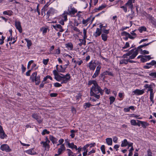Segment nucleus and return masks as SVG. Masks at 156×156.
I'll return each mask as SVG.
<instances>
[{
	"label": "nucleus",
	"instance_id": "13",
	"mask_svg": "<svg viewBox=\"0 0 156 156\" xmlns=\"http://www.w3.org/2000/svg\"><path fill=\"white\" fill-rule=\"evenodd\" d=\"M133 93H134V94L138 95H142L144 93V89L140 90L138 89H136L133 91Z\"/></svg>",
	"mask_w": 156,
	"mask_h": 156
},
{
	"label": "nucleus",
	"instance_id": "20",
	"mask_svg": "<svg viewBox=\"0 0 156 156\" xmlns=\"http://www.w3.org/2000/svg\"><path fill=\"white\" fill-rule=\"evenodd\" d=\"M26 153L30 155H35L37 154L34 151V149H31L26 151Z\"/></svg>",
	"mask_w": 156,
	"mask_h": 156
},
{
	"label": "nucleus",
	"instance_id": "57",
	"mask_svg": "<svg viewBox=\"0 0 156 156\" xmlns=\"http://www.w3.org/2000/svg\"><path fill=\"white\" fill-rule=\"evenodd\" d=\"M67 143H68V145L69 148H72L73 146L74 145L73 143H70L69 141L67 142Z\"/></svg>",
	"mask_w": 156,
	"mask_h": 156
},
{
	"label": "nucleus",
	"instance_id": "4",
	"mask_svg": "<svg viewBox=\"0 0 156 156\" xmlns=\"http://www.w3.org/2000/svg\"><path fill=\"white\" fill-rule=\"evenodd\" d=\"M37 72L33 73L30 77V79L31 80L32 82L35 81L36 85H38L40 83V76H37Z\"/></svg>",
	"mask_w": 156,
	"mask_h": 156
},
{
	"label": "nucleus",
	"instance_id": "63",
	"mask_svg": "<svg viewBox=\"0 0 156 156\" xmlns=\"http://www.w3.org/2000/svg\"><path fill=\"white\" fill-rule=\"evenodd\" d=\"M140 61L142 62H147V59L143 58V57H142L141 58Z\"/></svg>",
	"mask_w": 156,
	"mask_h": 156
},
{
	"label": "nucleus",
	"instance_id": "18",
	"mask_svg": "<svg viewBox=\"0 0 156 156\" xmlns=\"http://www.w3.org/2000/svg\"><path fill=\"white\" fill-rule=\"evenodd\" d=\"M69 63L63 66H60V68H59V72H65L66 69L67 68V66L68 65Z\"/></svg>",
	"mask_w": 156,
	"mask_h": 156
},
{
	"label": "nucleus",
	"instance_id": "53",
	"mask_svg": "<svg viewBox=\"0 0 156 156\" xmlns=\"http://www.w3.org/2000/svg\"><path fill=\"white\" fill-rule=\"evenodd\" d=\"M130 123L132 125L136 126V120L133 119L131 120Z\"/></svg>",
	"mask_w": 156,
	"mask_h": 156
},
{
	"label": "nucleus",
	"instance_id": "26",
	"mask_svg": "<svg viewBox=\"0 0 156 156\" xmlns=\"http://www.w3.org/2000/svg\"><path fill=\"white\" fill-rule=\"evenodd\" d=\"M128 142L126 139H124L122 141L121 146L122 147H125L127 146L128 144Z\"/></svg>",
	"mask_w": 156,
	"mask_h": 156
},
{
	"label": "nucleus",
	"instance_id": "44",
	"mask_svg": "<svg viewBox=\"0 0 156 156\" xmlns=\"http://www.w3.org/2000/svg\"><path fill=\"white\" fill-rule=\"evenodd\" d=\"M102 31L103 32V34L108 35L109 33V30L103 29Z\"/></svg>",
	"mask_w": 156,
	"mask_h": 156
},
{
	"label": "nucleus",
	"instance_id": "38",
	"mask_svg": "<svg viewBox=\"0 0 156 156\" xmlns=\"http://www.w3.org/2000/svg\"><path fill=\"white\" fill-rule=\"evenodd\" d=\"M110 105L112 104L115 100V98L114 96H111L109 97Z\"/></svg>",
	"mask_w": 156,
	"mask_h": 156
},
{
	"label": "nucleus",
	"instance_id": "1",
	"mask_svg": "<svg viewBox=\"0 0 156 156\" xmlns=\"http://www.w3.org/2000/svg\"><path fill=\"white\" fill-rule=\"evenodd\" d=\"M93 84L90 88V95L91 97H94L97 99H99L100 95L103 94L104 90H103L99 86L95 80H90L88 82V86Z\"/></svg>",
	"mask_w": 156,
	"mask_h": 156
},
{
	"label": "nucleus",
	"instance_id": "59",
	"mask_svg": "<svg viewBox=\"0 0 156 156\" xmlns=\"http://www.w3.org/2000/svg\"><path fill=\"white\" fill-rule=\"evenodd\" d=\"M152 153L151 150L150 149H148L147 151V154L148 156H152Z\"/></svg>",
	"mask_w": 156,
	"mask_h": 156
},
{
	"label": "nucleus",
	"instance_id": "43",
	"mask_svg": "<svg viewBox=\"0 0 156 156\" xmlns=\"http://www.w3.org/2000/svg\"><path fill=\"white\" fill-rule=\"evenodd\" d=\"M12 40H13V41H12V44H13L16 41V40H15V39L14 38H12V37H10L9 38H8V39H7V41H12Z\"/></svg>",
	"mask_w": 156,
	"mask_h": 156
},
{
	"label": "nucleus",
	"instance_id": "7",
	"mask_svg": "<svg viewBox=\"0 0 156 156\" xmlns=\"http://www.w3.org/2000/svg\"><path fill=\"white\" fill-rule=\"evenodd\" d=\"M153 66H154V67H156V61L154 60H152L150 62L146 63V65L144 66L143 68L145 69H148Z\"/></svg>",
	"mask_w": 156,
	"mask_h": 156
},
{
	"label": "nucleus",
	"instance_id": "33",
	"mask_svg": "<svg viewBox=\"0 0 156 156\" xmlns=\"http://www.w3.org/2000/svg\"><path fill=\"white\" fill-rule=\"evenodd\" d=\"M66 148L64 144H62L60 148H59V155L62 153V152L65 150Z\"/></svg>",
	"mask_w": 156,
	"mask_h": 156
},
{
	"label": "nucleus",
	"instance_id": "5",
	"mask_svg": "<svg viewBox=\"0 0 156 156\" xmlns=\"http://www.w3.org/2000/svg\"><path fill=\"white\" fill-rule=\"evenodd\" d=\"M128 55L129 56V59H134L138 54V49L134 48L129 51L127 53Z\"/></svg>",
	"mask_w": 156,
	"mask_h": 156
},
{
	"label": "nucleus",
	"instance_id": "15",
	"mask_svg": "<svg viewBox=\"0 0 156 156\" xmlns=\"http://www.w3.org/2000/svg\"><path fill=\"white\" fill-rule=\"evenodd\" d=\"M102 30L100 28H97L95 33H94L93 35L95 37L100 36L101 34Z\"/></svg>",
	"mask_w": 156,
	"mask_h": 156
},
{
	"label": "nucleus",
	"instance_id": "55",
	"mask_svg": "<svg viewBox=\"0 0 156 156\" xmlns=\"http://www.w3.org/2000/svg\"><path fill=\"white\" fill-rule=\"evenodd\" d=\"M81 23V21H77L76 20H75L74 22V25L75 26H77L79 24Z\"/></svg>",
	"mask_w": 156,
	"mask_h": 156
},
{
	"label": "nucleus",
	"instance_id": "29",
	"mask_svg": "<svg viewBox=\"0 0 156 156\" xmlns=\"http://www.w3.org/2000/svg\"><path fill=\"white\" fill-rule=\"evenodd\" d=\"M79 40L80 42L78 43V45H79L80 47L83 44L84 45H86V41L85 40L80 39Z\"/></svg>",
	"mask_w": 156,
	"mask_h": 156
},
{
	"label": "nucleus",
	"instance_id": "9",
	"mask_svg": "<svg viewBox=\"0 0 156 156\" xmlns=\"http://www.w3.org/2000/svg\"><path fill=\"white\" fill-rule=\"evenodd\" d=\"M98 63L97 64V65L98 64ZM96 63H95V62H93L92 60L91 61L88 63L87 65V67H89L90 70H92L94 71L96 67Z\"/></svg>",
	"mask_w": 156,
	"mask_h": 156
},
{
	"label": "nucleus",
	"instance_id": "30",
	"mask_svg": "<svg viewBox=\"0 0 156 156\" xmlns=\"http://www.w3.org/2000/svg\"><path fill=\"white\" fill-rule=\"evenodd\" d=\"M107 75V74L106 72V71L102 73L99 76V77L100 78H102V80H105L106 77L105 76Z\"/></svg>",
	"mask_w": 156,
	"mask_h": 156
},
{
	"label": "nucleus",
	"instance_id": "17",
	"mask_svg": "<svg viewBox=\"0 0 156 156\" xmlns=\"http://www.w3.org/2000/svg\"><path fill=\"white\" fill-rule=\"evenodd\" d=\"M137 121L140 123L142 126L144 128H146L147 126L149 125V123L143 121L139 120H137Z\"/></svg>",
	"mask_w": 156,
	"mask_h": 156
},
{
	"label": "nucleus",
	"instance_id": "35",
	"mask_svg": "<svg viewBox=\"0 0 156 156\" xmlns=\"http://www.w3.org/2000/svg\"><path fill=\"white\" fill-rule=\"evenodd\" d=\"M128 59H122L120 60L119 62V64L120 65H122L123 64H125V65H126L128 64Z\"/></svg>",
	"mask_w": 156,
	"mask_h": 156
},
{
	"label": "nucleus",
	"instance_id": "10",
	"mask_svg": "<svg viewBox=\"0 0 156 156\" xmlns=\"http://www.w3.org/2000/svg\"><path fill=\"white\" fill-rule=\"evenodd\" d=\"M0 149L2 151H5L6 152H9L12 151L9 146L7 144L2 145L1 146Z\"/></svg>",
	"mask_w": 156,
	"mask_h": 156
},
{
	"label": "nucleus",
	"instance_id": "56",
	"mask_svg": "<svg viewBox=\"0 0 156 156\" xmlns=\"http://www.w3.org/2000/svg\"><path fill=\"white\" fill-rule=\"evenodd\" d=\"M83 34L84 35L83 38L85 39L87 38V30L86 29H84L83 30Z\"/></svg>",
	"mask_w": 156,
	"mask_h": 156
},
{
	"label": "nucleus",
	"instance_id": "49",
	"mask_svg": "<svg viewBox=\"0 0 156 156\" xmlns=\"http://www.w3.org/2000/svg\"><path fill=\"white\" fill-rule=\"evenodd\" d=\"M67 151H68V156H72L73 154V152L70 149H67Z\"/></svg>",
	"mask_w": 156,
	"mask_h": 156
},
{
	"label": "nucleus",
	"instance_id": "50",
	"mask_svg": "<svg viewBox=\"0 0 156 156\" xmlns=\"http://www.w3.org/2000/svg\"><path fill=\"white\" fill-rule=\"evenodd\" d=\"M49 132L48 131L47 129H44L43 130L41 134L42 135H44L46 134H48L49 133Z\"/></svg>",
	"mask_w": 156,
	"mask_h": 156
},
{
	"label": "nucleus",
	"instance_id": "16",
	"mask_svg": "<svg viewBox=\"0 0 156 156\" xmlns=\"http://www.w3.org/2000/svg\"><path fill=\"white\" fill-rule=\"evenodd\" d=\"M32 117L34 118L37 120V121L39 122H41L42 121V119L41 118L40 116L37 115V114L34 113L32 115Z\"/></svg>",
	"mask_w": 156,
	"mask_h": 156
},
{
	"label": "nucleus",
	"instance_id": "62",
	"mask_svg": "<svg viewBox=\"0 0 156 156\" xmlns=\"http://www.w3.org/2000/svg\"><path fill=\"white\" fill-rule=\"evenodd\" d=\"M52 27L56 30H58V25L56 24L55 25H53Z\"/></svg>",
	"mask_w": 156,
	"mask_h": 156
},
{
	"label": "nucleus",
	"instance_id": "28",
	"mask_svg": "<svg viewBox=\"0 0 156 156\" xmlns=\"http://www.w3.org/2000/svg\"><path fill=\"white\" fill-rule=\"evenodd\" d=\"M107 144L108 145H111L112 144V139L111 138H107L106 139Z\"/></svg>",
	"mask_w": 156,
	"mask_h": 156
},
{
	"label": "nucleus",
	"instance_id": "19",
	"mask_svg": "<svg viewBox=\"0 0 156 156\" xmlns=\"http://www.w3.org/2000/svg\"><path fill=\"white\" fill-rule=\"evenodd\" d=\"M65 46L68 49L72 50L73 48V45L71 43H68L65 44Z\"/></svg>",
	"mask_w": 156,
	"mask_h": 156
},
{
	"label": "nucleus",
	"instance_id": "46",
	"mask_svg": "<svg viewBox=\"0 0 156 156\" xmlns=\"http://www.w3.org/2000/svg\"><path fill=\"white\" fill-rule=\"evenodd\" d=\"M149 75L154 78H156V72H152L149 74Z\"/></svg>",
	"mask_w": 156,
	"mask_h": 156
},
{
	"label": "nucleus",
	"instance_id": "48",
	"mask_svg": "<svg viewBox=\"0 0 156 156\" xmlns=\"http://www.w3.org/2000/svg\"><path fill=\"white\" fill-rule=\"evenodd\" d=\"M99 27L101 28V30L102 29H105V28L107 27V24H105V26H103V24H100L99 25Z\"/></svg>",
	"mask_w": 156,
	"mask_h": 156
},
{
	"label": "nucleus",
	"instance_id": "61",
	"mask_svg": "<svg viewBox=\"0 0 156 156\" xmlns=\"http://www.w3.org/2000/svg\"><path fill=\"white\" fill-rule=\"evenodd\" d=\"M49 61V59H44L43 60V62L45 65H46Z\"/></svg>",
	"mask_w": 156,
	"mask_h": 156
},
{
	"label": "nucleus",
	"instance_id": "32",
	"mask_svg": "<svg viewBox=\"0 0 156 156\" xmlns=\"http://www.w3.org/2000/svg\"><path fill=\"white\" fill-rule=\"evenodd\" d=\"M3 13L4 15L11 16L12 14V12L11 10H7L4 11Z\"/></svg>",
	"mask_w": 156,
	"mask_h": 156
},
{
	"label": "nucleus",
	"instance_id": "41",
	"mask_svg": "<svg viewBox=\"0 0 156 156\" xmlns=\"http://www.w3.org/2000/svg\"><path fill=\"white\" fill-rule=\"evenodd\" d=\"M53 9H50L47 12L46 14L48 16L52 14L53 12Z\"/></svg>",
	"mask_w": 156,
	"mask_h": 156
},
{
	"label": "nucleus",
	"instance_id": "47",
	"mask_svg": "<svg viewBox=\"0 0 156 156\" xmlns=\"http://www.w3.org/2000/svg\"><path fill=\"white\" fill-rule=\"evenodd\" d=\"M5 39V37L4 36H2V38H0V45H2L3 44Z\"/></svg>",
	"mask_w": 156,
	"mask_h": 156
},
{
	"label": "nucleus",
	"instance_id": "31",
	"mask_svg": "<svg viewBox=\"0 0 156 156\" xmlns=\"http://www.w3.org/2000/svg\"><path fill=\"white\" fill-rule=\"evenodd\" d=\"M101 37L102 39L104 41H106L107 40L108 36V35L106 34H101Z\"/></svg>",
	"mask_w": 156,
	"mask_h": 156
},
{
	"label": "nucleus",
	"instance_id": "36",
	"mask_svg": "<svg viewBox=\"0 0 156 156\" xmlns=\"http://www.w3.org/2000/svg\"><path fill=\"white\" fill-rule=\"evenodd\" d=\"M25 40L27 42V46L28 48H30V47L32 45V43L31 41L27 39H25Z\"/></svg>",
	"mask_w": 156,
	"mask_h": 156
},
{
	"label": "nucleus",
	"instance_id": "34",
	"mask_svg": "<svg viewBox=\"0 0 156 156\" xmlns=\"http://www.w3.org/2000/svg\"><path fill=\"white\" fill-rule=\"evenodd\" d=\"M154 93H153V91H151V92H150V100L152 102V104H154V101L153 100L154 99Z\"/></svg>",
	"mask_w": 156,
	"mask_h": 156
},
{
	"label": "nucleus",
	"instance_id": "58",
	"mask_svg": "<svg viewBox=\"0 0 156 156\" xmlns=\"http://www.w3.org/2000/svg\"><path fill=\"white\" fill-rule=\"evenodd\" d=\"M106 72L107 74V75H108L109 76H114V74L112 72L108 71H106Z\"/></svg>",
	"mask_w": 156,
	"mask_h": 156
},
{
	"label": "nucleus",
	"instance_id": "11",
	"mask_svg": "<svg viewBox=\"0 0 156 156\" xmlns=\"http://www.w3.org/2000/svg\"><path fill=\"white\" fill-rule=\"evenodd\" d=\"M7 136L1 126L0 125V138L3 139Z\"/></svg>",
	"mask_w": 156,
	"mask_h": 156
},
{
	"label": "nucleus",
	"instance_id": "8",
	"mask_svg": "<svg viewBox=\"0 0 156 156\" xmlns=\"http://www.w3.org/2000/svg\"><path fill=\"white\" fill-rule=\"evenodd\" d=\"M135 0H128V2L125 4V5L127 6L129 9H130L131 11H132L133 8V2L134 3Z\"/></svg>",
	"mask_w": 156,
	"mask_h": 156
},
{
	"label": "nucleus",
	"instance_id": "14",
	"mask_svg": "<svg viewBox=\"0 0 156 156\" xmlns=\"http://www.w3.org/2000/svg\"><path fill=\"white\" fill-rule=\"evenodd\" d=\"M58 65L56 66V69L53 71V73L54 75L55 78L58 81Z\"/></svg>",
	"mask_w": 156,
	"mask_h": 156
},
{
	"label": "nucleus",
	"instance_id": "21",
	"mask_svg": "<svg viewBox=\"0 0 156 156\" xmlns=\"http://www.w3.org/2000/svg\"><path fill=\"white\" fill-rule=\"evenodd\" d=\"M90 17L88 18L86 20H85L84 19H83L82 20V23L83 24L86 26L87 25L89 22L90 20Z\"/></svg>",
	"mask_w": 156,
	"mask_h": 156
},
{
	"label": "nucleus",
	"instance_id": "3",
	"mask_svg": "<svg viewBox=\"0 0 156 156\" xmlns=\"http://www.w3.org/2000/svg\"><path fill=\"white\" fill-rule=\"evenodd\" d=\"M67 11L69 15L71 17H75V13L77 12V10L73 6L72 4H70L68 7Z\"/></svg>",
	"mask_w": 156,
	"mask_h": 156
},
{
	"label": "nucleus",
	"instance_id": "22",
	"mask_svg": "<svg viewBox=\"0 0 156 156\" xmlns=\"http://www.w3.org/2000/svg\"><path fill=\"white\" fill-rule=\"evenodd\" d=\"M151 43V42H149L147 44L145 43L144 44L140 45L139 46H138L137 47V49H138V50H140L141 51H142V49H141L142 48L146 46H147L148 45Z\"/></svg>",
	"mask_w": 156,
	"mask_h": 156
},
{
	"label": "nucleus",
	"instance_id": "37",
	"mask_svg": "<svg viewBox=\"0 0 156 156\" xmlns=\"http://www.w3.org/2000/svg\"><path fill=\"white\" fill-rule=\"evenodd\" d=\"M100 73V72L96 70L94 74L92 76V78H95L97 76H98Z\"/></svg>",
	"mask_w": 156,
	"mask_h": 156
},
{
	"label": "nucleus",
	"instance_id": "27",
	"mask_svg": "<svg viewBox=\"0 0 156 156\" xmlns=\"http://www.w3.org/2000/svg\"><path fill=\"white\" fill-rule=\"evenodd\" d=\"M138 30L140 33H142L143 31H147V28L145 26H142L139 27Z\"/></svg>",
	"mask_w": 156,
	"mask_h": 156
},
{
	"label": "nucleus",
	"instance_id": "52",
	"mask_svg": "<svg viewBox=\"0 0 156 156\" xmlns=\"http://www.w3.org/2000/svg\"><path fill=\"white\" fill-rule=\"evenodd\" d=\"M71 133L70 136H71L72 138H73L75 136V134L74 133L75 132V131L74 130H72L70 131Z\"/></svg>",
	"mask_w": 156,
	"mask_h": 156
},
{
	"label": "nucleus",
	"instance_id": "42",
	"mask_svg": "<svg viewBox=\"0 0 156 156\" xmlns=\"http://www.w3.org/2000/svg\"><path fill=\"white\" fill-rule=\"evenodd\" d=\"M83 105L85 109L87 108H89L92 106L91 105L89 102L85 103Z\"/></svg>",
	"mask_w": 156,
	"mask_h": 156
},
{
	"label": "nucleus",
	"instance_id": "39",
	"mask_svg": "<svg viewBox=\"0 0 156 156\" xmlns=\"http://www.w3.org/2000/svg\"><path fill=\"white\" fill-rule=\"evenodd\" d=\"M101 150L103 154H105V146L104 145H102L101 147Z\"/></svg>",
	"mask_w": 156,
	"mask_h": 156
},
{
	"label": "nucleus",
	"instance_id": "64",
	"mask_svg": "<svg viewBox=\"0 0 156 156\" xmlns=\"http://www.w3.org/2000/svg\"><path fill=\"white\" fill-rule=\"evenodd\" d=\"M106 6V5H101V6H100L98 8V9H99V10H102L103 9L105 8Z\"/></svg>",
	"mask_w": 156,
	"mask_h": 156
},
{
	"label": "nucleus",
	"instance_id": "12",
	"mask_svg": "<svg viewBox=\"0 0 156 156\" xmlns=\"http://www.w3.org/2000/svg\"><path fill=\"white\" fill-rule=\"evenodd\" d=\"M15 25L16 28L18 30L20 33L22 32V29L21 26V23L19 21H16L15 22Z\"/></svg>",
	"mask_w": 156,
	"mask_h": 156
},
{
	"label": "nucleus",
	"instance_id": "2",
	"mask_svg": "<svg viewBox=\"0 0 156 156\" xmlns=\"http://www.w3.org/2000/svg\"><path fill=\"white\" fill-rule=\"evenodd\" d=\"M70 78V75L68 73L66 75L59 74V82H61V83H67L69 80Z\"/></svg>",
	"mask_w": 156,
	"mask_h": 156
},
{
	"label": "nucleus",
	"instance_id": "6",
	"mask_svg": "<svg viewBox=\"0 0 156 156\" xmlns=\"http://www.w3.org/2000/svg\"><path fill=\"white\" fill-rule=\"evenodd\" d=\"M68 13L67 11H64L63 13L61 15V20L59 21V23L62 25L64 24V22L66 21L67 20V16Z\"/></svg>",
	"mask_w": 156,
	"mask_h": 156
},
{
	"label": "nucleus",
	"instance_id": "40",
	"mask_svg": "<svg viewBox=\"0 0 156 156\" xmlns=\"http://www.w3.org/2000/svg\"><path fill=\"white\" fill-rule=\"evenodd\" d=\"M146 15L145 16H147V18L149 20H151L152 19H154V18L150 14L146 13Z\"/></svg>",
	"mask_w": 156,
	"mask_h": 156
},
{
	"label": "nucleus",
	"instance_id": "45",
	"mask_svg": "<svg viewBox=\"0 0 156 156\" xmlns=\"http://www.w3.org/2000/svg\"><path fill=\"white\" fill-rule=\"evenodd\" d=\"M48 29L45 27H42L41 29V30L42 31L43 34H44L47 32Z\"/></svg>",
	"mask_w": 156,
	"mask_h": 156
},
{
	"label": "nucleus",
	"instance_id": "23",
	"mask_svg": "<svg viewBox=\"0 0 156 156\" xmlns=\"http://www.w3.org/2000/svg\"><path fill=\"white\" fill-rule=\"evenodd\" d=\"M48 143L47 142H44L42 141L41 143V144H43L44 147L45 148V149H48L49 148V143Z\"/></svg>",
	"mask_w": 156,
	"mask_h": 156
},
{
	"label": "nucleus",
	"instance_id": "24",
	"mask_svg": "<svg viewBox=\"0 0 156 156\" xmlns=\"http://www.w3.org/2000/svg\"><path fill=\"white\" fill-rule=\"evenodd\" d=\"M48 9V6L46 5H45L42 8L41 11V14L42 15H45V11Z\"/></svg>",
	"mask_w": 156,
	"mask_h": 156
},
{
	"label": "nucleus",
	"instance_id": "54",
	"mask_svg": "<svg viewBox=\"0 0 156 156\" xmlns=\"http://www.w3.org/2000/svg\"><path fill=\"white\" fill-rule=\"evenodd\" d=\"M120 8L123 9L125 12H127V7L125 5L124 6H121Z\"/></svg>",
	"mask_w": 156,
	"mask_h": 156
},
{
	"label": "nucleus",
	"instance_id": "25",
	"mask_svg": "<svg viewBox=\"0 0 156 156\" xmlns=\"http://www.w3.org/2000/svg\"><path fill=\"white\" fill-rule=\"evenodd\" d=\"M49 138L50 140L54 144L56 143L57 140L53 136L50 135Z\"/></svg>",
	"mask_w": 156,
	"mask_h": 156
},
{
	"label": "nucleus",
	"instance_id": "51",
	"mask_svg": "<svg viewBox=\"0 0 156 156\" xmlns=\"http://www.w3.org/2000/svg\"><path fill=\"white\" fill-rule=\"evenodd\" d=\"M129 47V44L128 42H126L125 45L122 48L123 49Z\"/></svg>",
	"mask_w": 156,
	"mask_h": 156
},
{
	"label": "nucleus",
	"instance_id": "60",
	"mask_svg": "<svg viewBox=\"0 0 156 156\" xmlns=\"http://www.w3.org/2000/svg\"><path fill=\"white\" fill-rule=\"evenodd\" d=\"M104 90H105V92L106 94H110V89H108L107 88L105 87L104 88Z\"/></svg>",
	"mask_w": 156,
	"mask_h": 156
}]
</instances>
